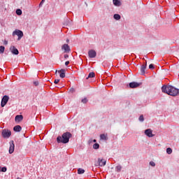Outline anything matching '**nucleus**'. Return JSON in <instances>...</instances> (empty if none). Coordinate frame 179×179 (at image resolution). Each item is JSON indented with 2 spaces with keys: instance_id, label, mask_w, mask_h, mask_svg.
<instances>
[{
  "instance_id": "1",
  "label": "nucleus",
  "mask_w": 179,
  "mask_h": 179,
  "mask_svg": "<svg viewBox=\"0 0 179 179\" xmlns=\"http://www.w3.org/2000/svg\"><path fill=\"white\" fill-rule=\"evenodd\" d=\"M71 138H72V134L67 131L64 133L62 136H58L57 138V143H68Z\"/></svg>"
},
{
  "instance_id": "2",
  "label": "nucleus",
  "mask_w": 179,
  "mask_h": 179,
  "mask_svg": "<svg viewBox=\"0 0 179 179\" xmlns=\"http://www.w3.org/2000/svg\"><path fill=\"white\" fill-rule=\"evenodd\" d=\"M179 94V89H177L173 86L171 85L170 90H169V96H178Z\"/></svg>"
},
{
  "instance_id": "3",
  "label": "nucleus",
  "mask_w": 179,
  "mask_h": 179,
  "mask_svg": "<svg viewBox=\"0 0 179 179\" xmlns=\"http://www.w3.org/2000/svg\"><path fill=\"white\" fill-rule=\"evenodd\" d=\"M13 36H17V40L19 41L22 39V37H23V31L16 29L13 32Z\"/></svg>"
},
{
  "instance_id": "4",
  "label": "nucleus",
  "mask_w": 179,
  "mask_h": 179,
  "mask_svg": "<svg viewBox=\"0 0 179 179\" xmlns=\"http://www.w3.org/2000/svg\"><path fill=\"white\" fill-rule=\"evenodd\" d=\"M1 135L3 138H9L12 135V132L8 129H3L1 131Z\"/></svg>"
},
{
  "instance_id": "5",
  "label": "nucleus",
  "mask_w": 179,
  "mask_h": 179,
  "mask_svg": "<svg viewBox=\"0 0 179 179\" xmlns=\"http://www.w3.org/2000/svg\"><path fill=\"white\" fill-rule=\"evenodd\" d=\"M8 101H9V96L8 95L3 96L1 102V107H5V106H6L8 103Z\"/></svg>"
},
{
  "instance_id": "6",
  "label": "nucleus",
  "mask_w": 179,
  "mask_h": 179,
  "mask_svg": "<svg viewBox=\"0 0 179 179\" xmlns=\"http://www.w3.org/2000/svg\"><path fill=\"white\" fill-rule=\"evenodd\" d=\"M171 86V85H164V86H162V91L163 92V93H166V94L169 95Z\"/></svg>"
},
{
  "instance_id": "7",
  "label": "nucleus",
  "mask_w": 179,
  "mask_h": 179,
  "mask_svg": "<svg viewBox=\"0 0 179 179\" xmlns=\"http://www.w3.org/2000/svg\"><path fill=\"white\" fill-rule=\"evenodd\" d=\"M141 85H142V83L131 82L129 83V87L135 89L136 87H139Z\"/></svg>"
},
{
  "instance_id": "8",
  "label": "nucleus",
  "mask_w": 179,
  "mask_h": 179,
  "mask_svg": "<svg viewBox=\"0 0 179 179\" xmlns=\"http://www.w3.org/2000/svg\"><path fill=\"white\" fill-rule=\"evenodd\" d=\"M145 134L148 138H153L155 136V134H153V131L150 129H148L145 130Z\"/></svg>"
},
{
  "instance_id": "9",
  "label": "nucleus",
  "mask_w": 179,
  "mask_h": 179,
  "mask_svg": "<svg viewBox=\"0 0 179 179\" xmlns=\"http://www.w3.org/2000/svg\"><path fill=\"white\" fill-rule=\"evenodd\" d=\"M15 152V143H13V141L10 142V148H9V153L12 155Z\"/></svg>"
},
{
  "instance_id": "10",
  "label": "nucleus",
  "mask_w": 179,
  "mask_h": 179,
  "mask_svg": "<svg viewBox=\"0 0 179 179\" xmlns=\"http://www.w3.org/2000/svg\"><path fill=\"white\" fill-rule=\"evenodd\" d=\"M106 162L103 158H99L98 159V166H100V167H103V166L106 165Z\"/></svg>"
},
{
  "instance_id": "11",
  "label": "nucleus",
  "mask_w": 179,
  "mask_h": 179,
  "mask_svg": "<svg viewBox=\"0 0 179 179\" xmlns=\"http://www.w3.org/2000/svg\"><path fill=\"white\" fill-rule=\"evenodd\" d=\"M10 50L11 51L12 54H14V55H19V50L15 46H11L10 48Z\"/></svg>"
},
{
  "instance_id": "12",
  "label": "nucleus",
  "mask_w": 179,
  "mask_h": 179,
  "mask_svg": "<svg viewBox=\"0 0 179 179\" xmlns=\"http://www.w3.org/2000/svg\"><path fill=\"white\" fill-rule=\"evenodd\" d=\"M90 58H96V53L94 50H90L88 52Z\"/></svg>"
},
{
  "instance_id": "13",
  "label": "nucleus",
  "mask_w": 179,
  "mask_h": 179,
  "mask_svg": "<svg viewBox=\"0 0 179 179\" xmlns=\"http://www.w3.org/2000/svg\"><path fill=\"white\" fill-rule=\"evenodd\" d=\"M62 50H64V52H69L71 51V48L68 44H64L62 46Z\"/></svg>"
},
{
  "instance_id": "14",
  "label": "nucleus",
  "mask_w": 179,
  "mask_h": 179,
  "mask_svg": "<svg viewBox=\"0 0 179 179\" xmlns=\"http://www.w3.org/2000/svg\"><path fill=\"white\" fill-rule=\"evenodd\" d=\"M15 122H21V121H23V115H17L15 116Z\"/></svg>"
},
{
  "instance_id": "15",
  "label": "nucleus",
  "mask_w": 179,
  "mask_h": 179,
  "mask_svg": "<svg viewBox=\"0 0 179 179\" xmlns=\"http://www.w3.org/2000/svg\"><path fill=\"white\" fill-rule=\"evenodd\" d=\"M146 63L145 64H143L141 67L140 71L141 75H145V71H146Z\"/></svg>"
},
{
  "instance_id": "16",
  "label": "nucleus",
  "mask_w": 179,
  "mask_h": 179,
  "mask_svg": "<svg viewBox=\"0 0 179 179\" xmlns=\"http://www.w3.org/2000/svg\"><path fill=\"white\" fill-rule=\"evenodd\" d=\"M59 73H60L59 76L60 78H65V72H66V70L62 69L60 71H58Z\"/></svg>"
},
{
  "instance_id": "17",
  "label": "nucleus",
  "mask_w": 179,
  "mask_h": 179,
  "mask_svg": "<svg viewBox=\"0 0 179 179\" xmlns=\"http://www.w3.org/2000/svg\"><path fill=\"white\" fill-rule=\"evenodd\" d=\"M13 131H15V132H20V131H22V127L20 125L14 127Z\"/></svg>"
},
{
  "instance_id": "18",
  "label": "nucleus",
  "mask_w": 179,
  "mask_h": 179,
  "mask_svg": "<svg viewBox=\"0 0 179 179\" xmlns=\"http://www.w3.org/2000/svg\"><path fill=\"white\" fill-rule=\"evenodd\" d=\"M113 2L115 6H121V1L119 0H113Z\"/></svg>"
},
{
  "instance_id": "19",
  "label": "nucleus",
  "mask_w": 179,
  "mask_h": 179,
  "mask_svg": "<svg viewBox=\"0 0 179 179\" xmlns=\"http://www.w3.org/2000/svg\"><path fill=\"white\" fill-rule=\"evenodd\" d=\"M100 139H101L102 141H107V139H108L107 135L106 134H101Z\"/></svg>"
},
{
  "instance_id": "20",
  "label": "nucleus",
  "mask_w": 179,
  "mask_h": 179,
  "mask_svg": "<svg viewBox=\"0 0 179 179\" xmlns=\"http://www.w3.org/2000/svg\"><path fill=\"white\" fill-rule=\"evenodd\" d=\"M113 17L115 20H120V19H121V15H120V14H115Z\"/></svg>"
},
{
  "instance_id": "21",
  "label": "nucleus",
  "mask_w": 179,
  "mask_h": 179,
  "mask_svg": "<svg viewBox=\"0 0 179 179\" xmlns=\"http://www.w3.org/2000/svg\"><path fill=\"white\" fill-rule=\"evenodd\" d=\"M94 76H96V74L94 73V72H91L89 73L87 79H88L89 78H94Z\"/></svg>"
},
{
  "instance_id": "22",
  "label": "nucleus",
  "mask_w": 179,
  "mask_h": 179,
  "mask_svg": "<svg viewBox=\"0 0 179 179\" xmlns=\"http://www.w3.org/2000/svg\"><path fill=\"white\" fill-rule=\"evenodd\" d=\"M85 173V169H78V174H84Z\"/></svg>"
},
{
  "instance_id": "23",
  "label": "nucleus",
  "mask_w": 179,
  "mask_h": 179,
  "mask_svg": "<svg viewBox=\"0 0 179 179\" xmlns=\"http://www.w3.org/2000/svg\"><path fill=\"white\" fill-rule=\"evenodd\" d=\"M122 169V166H121L120 165H118L116 166L115 171H117V173H120V171H121Z\"/></svg>"
},
{
  "instance_id": "24",
  "label": "nucleus",
  "mask_w": 179,
  "mask_h": 179,
  "mask_svg": "<svg viewBox=\"0 0 179 179\" xmlns=\"http://www.w3.org/2000/svg\"><path fill=\"white\" fill-rule=\"evenodd\" d=\"M166 153H168V155H171V153H173V150H171V148H168L166 149Z\"/></svg>"
},
{
  "instance_id": "25",
  "label": "nucleus",
  "mask_w": 179,
  "mask_h": 179,
  "mask_svg": "<svg viewBox=\"0 0 179 179\" xmlns=\"http://www.w3.org/2000/svg\"><path fill=\"white\" fill-rule=\"evenodd\" d=\"M0 52L3 54L5 52V46H0Z\"/></svg>"
},
{
  "instance_id": "26",
  "label": "nucleus",
  "mask_w": 179,
  "mask_h": 179,
  "mask_svg": "<svg viewBox=\"0 0 179 179\" xmlns=\"http://www.w3.org/2000/svg\"><path fill=\"white\" fill-rule=\"evenodd\" d=\"M16 14L18 15V16H20L22 15V10L17 9L16 10Z\"/></svg>"
},
{
  "instance_id": "27",
  "label": "nucleus",
  "mask_w": 179,
  "mask_h": 179,
  "mask_svg": "<svg viewBox=\"0 0 179 179\" xmlns=\"http://www.w3.org/2000/svg\"><path fill=\"white\" fill-rule=\"evenodd\" d=\"M88 101L89 100H87V98H84L81 101V102L83 103V104H86V103H87Z\"/></svg>"
},
{
  "instance_id": "28",
  "label": "nucleus",
  "mask_w": 179,
  "mask_h": 179,
  "mask_svg": "<svg viewBox=\"0 0 179 179\" xmlns=\"http://www.w3.org/2000/svg\"><path fill=\"white\" fill-rule=\"evenodd\" d=\"M139 121H141V122H143V121H145V118L143 117V115H141L139 118H138Z\"/></svg>"
},
{
  "instance_id": "29",
  "label": "nucleus",
  "mask_w": 179,
  "mask_h": 179,
  "mask_svg": "<svg viewBox=\"0 0 179 179\" xmlns=\"http://www.w3.org/2000/svg\"><path fill=\"white\" fill-rule=\"evenodd\" d=\"M93 148L94 149H99V148H100V145H99V143H95L93 145Z\"/></svg>"
},
{
  "instance_id": "30",
  "label": "nucleus",
  "mask_w": 179,
  "mask_h": 179,
  "mask_svg": "<svg viewBox=\"0 0 179 179\" xmlns=\"http://www.w3.org/2000/svg\"><path fill=\"white\" fill-rule=\"evenodd\" d=\"M149 69H155V65H153V64H150Z\"/></svg>"
},
{
  "instance_id": "31",
  "label": "nucleus",
  "mask_w": 179,
  "mask_h": 179,
  "mask_svg": "<svg viewBox=\"0 0 179 179\" xmlns=\"http://www.w3.org/2000/svg\"><path fill=\"white\" fill-rule=\"evenodd\" d=\"M6 170H7V169H6V167H3V168H1V171H2V173H6Z\"/></svg>"
},
{
  "instance_id": "32",
  "label": "nucleus",
  "mask_w": 179,
  "mask_h": 179,
  "mask_svg": "<svg viewBox=\"0 0 179 179\" xmlns=\"http://www.w3.org/2000/svg\"><path fill=\"white\" fill-rule=\"evenodd\" d=\"M150 165L152 166V167H155V166H156V164L153 162H150Z\"/></svg>"
},
{
  "instance_id": "33",
  "label": "nucleus",
  "mask_w": 179,
  "mask_h": 179,
  "mask_svg": "<svg viewBox=\"0 0 179 179\" xmlns=\"http://www.w3.org/2000/svg\"><path fill=\"white\" fill-rule=\"evenodd\" d=\"M55 85H57V83H59V79L55 80Z\"/></svg>"
},
{
  "instance_id": "34",
  "label": "nucleus",
  "mask_w": 179,
  "mask_h": 179,
  "mask_svg": "<svg viewBox=\"0 0 179 179\" xmlns=\"http://www.w3.org/2000/svg\"><path fill=\"white\" fill-rule=\"evenodd\" d=\"M34 85L35 86H38V81H34Z\"/></svg>"
},
{
  "instance_id": "35",
  "label": "nucleus",
  "mask_w": 179,
  "mask_h": 179,
  "mask_svg": "<svg viewBox=\"0 0 179 179\" xmlns=\"http://www.w3.org/2000/svg\"><path fill=\"white\" fill-rule=\"evenodd\" d=\"M69 92H71V93H73L75 92V89L74 88H71L69 90Z\"/></svg>"
},
{
  "instance_id": "36",
  "label": "nucleus",
  "mask_w": 179,
  "mask_h": 179,
  "mask_svg": "<svg viewBox=\"0 0 179 179\" xmlns=\"http://www.w3.org/2000/svg\"><path fill=\"white\" fill-rule=\"evenodd\" d=\"M64 58H65V59L69 58V55H64Z\"/></svg>"
},
{
  "instance_id": "37",
  "label": "nucleus",
  "mask_w": 179,
  "mask_h": 179,
  "mask_svg": "<svg viewBox=\"0 0 179 179\" xmlns=\"http://www.w3.org/2000/svg\"><path fill=\"white\" fill-rule=\"evenodd\" d=\"M65 65H66V66H68V65H69V61L66 62Z\"/></svg>"
},
{
  "instance_id": "38",
  "label": "nucleus",
  "mask_w": 179,
  "mask_h": 179,
  "mask_svg": "<svg viewBox=\"0 0 179 179\" xmlns=\"http://www.w3.org/2000/svg\"><path fill=\"white\" fill-rule=\"evenodd\" d=\"M43 2H44V0H42V1L40 3V6L43 4Z\"/></svg>"
},
{
  "instance_id": "39",
  "label": "nucleus",
  "mask_w": 179,
  "mask_h": 179,
  "mask_svg": "<svg viewBox=\"0 0 179 179\" xmlns=\"http://www.w3.org/2000/svg\"><path fill=\"white\" fill-rule=\"evenodd\" d=\"M93 142L96 143V142H97V141L96 139H94Z\"/></svg>"
},
{
  "instance_id": "40",
  "label": "nucleus",
  "mask_w": 179,
  "mask_h": 179,
  "mask_svg": "<svg viewBox=\"0 0 179 179\" xmlns=\"http://www.w3.org/2000/svg\"><path fill=\"white\" fill-rule=\"evenodd\" d=\"M66 43H69V39H66Z\"/></svg>"
},
{
  "instance_id": "41",
  "label": "nucleus",
  "mask_w": 179,
  "mask_h": 179,
  "mask_svg": "<svg viewBox=\"0 0 179 179\" xmlns=\"http://www.w3.org/2000/svg\"><path fill=\"white\" fill-rule=\"evenodd\" d=\"M4 44H8V41H5Z\"/></svg>"
},
{
  "instance_id": "42",
  "label": "nucleus",
  "mask_w": 179,
  "mask_h": 179,
  "mask_svg": "<svg viewBox=\"0 0 179 179\" xmlns=\"http://www.w3.org/2000/svg\"><path fill=\"white\" fill-rule=\"evenodd\" d=\"M92 141H93V140H92V139H91V140H90V143L92 142Z\"/></svg>"
},
{
  "instance_id": "43",
  "label": "nucleus",
  "mask_w": 179,
  "mask_h": 179,
  "mask_svg": "<svg viewBox=\"0 0 179 179\" xmlns=\"http://www.w3.org/2000/svg\"><path fill=\"white\" fill-rule=\"evenodd\" d=\"M17 179H22V178H17Z\"/></svg>"
},
{
  "instance_id": "44",
  "label": "nucleus",
  "mask_w": 179,
  "mask_h": 179,
  "mask_svg": "<svg viewBox=\"0 0 179 179\" xmlns=\"http://www.w3.org/2000/svg\"><path fill=\"white\" fill-rule=\"evenodd\" d=\"M0 171H1V166H0Z\"/></svg>"
}]
</instances>
